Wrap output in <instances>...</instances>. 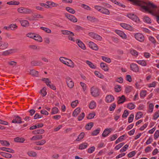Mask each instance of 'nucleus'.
Returning a JSON list of instances; mask_svg holds the SVG:
<instances>
[{
    "instance_id": "63",
    "label": "nucleus",
    "mask_w": 159,
    "mask_h": 159,
    "mask_svg": "<svg viewBox=\"0 0 159 159\" xmlns=\"http://www.w3.org/2000/svg\"><path fill=\"white\" fill-rule=\"evenodd\" d=\"M125 143H121L117 145L114 148L116 150H119L120 148L123 146Z\"/></svg>"
},
{
    "instance_id": "23",
    "label": "nucleus",
    "mask_w": 159,
    "mask_h": 159,
    "mask_svg": "<svg viewBox=\"0 0 159 159\" xmlns=\"http://www.w3.org/2000/svg\"><path fill=\"white\" fill-rule=\"evenodd\" d=\"M36 41L39 42H42L43 41L42 37L39 34H35V36L33 39Z\"/></svg>"
},
{
    "instance_id": "7",
    "label": "nucleus",
    "mask_w": 159,
    "mask_h": 159,
    "mask_svg": "<svg viewBox=\"0 0 159 159\" xmlns=\"http://www.w3.org/2000/svg\"><path fill=\"white\" fill-rule=\"evenodd\" d=\"M127 16L129 18L137 23H139V22L140 21L139 18L136 15L134 14L129 13L128 14Z\"/></svg>"
},
{
    "instance_id": "31",
    "label": "nucleus",
    "mask_w": 159,
    "mask_h": 159,
    "mask_svg": "<svg viewBox=\"0 0 159 159\" xmlns=\"http://www.w3.org/2000/svg\"><path fill=\"white\" fill-rule=\"evenodd\" d=\"M136 61L138 64L143 66H146L147 65L146 61L145 60Z\"/></svg>"
},
{
    "instance_id": "43",
    "label": "nucleus",
    "mask_w": 159,
    "mask_h": 159,
    "mask_svg": "<svg viewBox=\"0 0 159 159\" xmlns=\"http://www.w3.org/2000/svg\"><path fill=\"white\" fill-rule=\"evenodd\" d=\"M147 91L145 90H142L140 94V96L142 98H143L147 95Z\"/></svg>"
},
{
    "instance_id": "10",
    "label": "nucleus",
    "mask_w": 159,
    "mask_h": 159,
    "mask_svg": "<svg viewBox=\"0 0 159 159\" xmlns=\"http://www.w3.org/2000/svg\"><path fill=\"white\" fill-rule=\"evenodd\" d=\"M8 46V43L6 42L2 41H0V49L1 50H4L7 48Z\"/></svg>"
},
{
    "instance_id": "52",
    "label": "nucleus",
    "mask_w": 159,
    "mask_h": 159,
    "mask_svg": "<svg viewBox=\"0 0 159 159\" xmlns=\"http://www.w3.org/2000/svg\"><path fill=\"white\" fill-rule=\"evenodd\" d=\"M40 28L48 33L49 34L51 33V30L50 29L44 27H40Z\"/></svg>"
},
{
    "instance_id": "26",
    "label": "nucleus",
    "mask_w": 159,
    "mask_h": 159,
    "mask_svg": "<svg viewBox=\"0 0 159 159\" xmlns=\"http://www.w3.org/2000/svg\"><path fill=\"white\" fill-rule=\"evenodd\" d=\"M88 144L87 143L84 142L80 144L79 146V149L80 150L84 149L86 148L88 146Z\"/></svg>"
},
{
    "instance_id": "2",
    "label": "nucleus",
    "mask_w": 159,
    "mask_h": 159,
    "mask_svg": "<svg viewBox=\"0 0 159 159\" xmlns=\"http://www.w3.org/2000/svg\"><path fill=\"white\" fill-rule=\"evenodd\" d=\"M88 34L89 36L96 40L101 41L102 39V38L100 35L94 32H89Z\"/></svg>"
},
{
    "instance_id": "58",
    "label": "nucleus",
    "mask_w": 159,
    "mask_h": 159,
    "mask_svg": "<svg viewBox=\"0 0 159 159\" xmlns=\"http://www.w3.org/2000/svg\"><path fill=\"white\" fill-rule=\"evenodd\" d=\"M100 131V129L99 128H97V129L95 130L92 133V135L93 136L96 135L99 133Z\"/></svg>"
},
{
    "instance_id": "47",
    "label": "nucleus",
    "mask_w": 159,
    "mask_h": 159,
    "mask_svg": "<svg viewBox=\"0 0 159 159\" xmlns=\"http://www.w3.org/2000/svg\"><path fill=\"white\" fill-rule=\"evenodd\" d=\"M66 9L68 12L72 14H74L75 12L74 10L70 7H66Z\"/></svg>"
},
{
    "instance_id": "14",
    "label": "nucleus",
    "mask_w": 159,
    "mask_h": 159,
    "mask_svg": "<svg viewBox=\"0 0 159 159\" xmlns=\"http://www.w3.org/2000/svg\"><path fill=\"white\" fill-rule=\"evenodd\" d=\"M115 32L117 34L124 39H126L127 38L126 35L123 31L118 30H115Z\"/></svg>"
},
{
    "instance_id": "50",
    "label": "nucleus",
    "mask_w": 159,
    "mask_h": 159,
    "mask_svg": "<svg viewBox=\"0 0 159 159\" xmlns=\"http://www.w3.org/2000/svg\"><path fill=\"white\" fill-rule=\"evenodd\" d=\"M159 117V110L156 112L153 115V119L156 120Z\"/></svg>"
},
{
    "instance_id": "38",
    "label": "nucleus",
    "mask_w": 159,
    "mask_h": 159,
    "mask_svg": "<svg viewBox=\"0 0 159 159\" xmlns=\"http://www.w3.org/2000/svg\"><path fill=\"white\" fill-rule=\"evenodd\" d=\"M58 108L56 107H54L52 109L51 114L52 115L56 114L58 113Z\"/></svg>"
},
{
    "instance_id": "9",
    "label": "nucleus",
    "mask_w": 159,
    "mask_h": 159,
    "mask_svg": "<svg viewBox=\"0 0 159 159\" xmlns=\"http://www.w3.org/2000/svg\"><path fill=\"white\" fill-rule=\"evenodd\" d=\"M65 16L68 19L74 22H76L77 21L76 18L72 15L66 13L65 14Z\"/></svg>"
},
{
    "instance_id": "61",
    "label": "nucleus",
    "mask_w": 159,
    "mask_h": 159,
    "mask_svg": "<svg viewBox=\"0 0 159 159\" xmlns=\"http://www.w3.org/2000/svg\"><path fill=\"white\" fill-rule=\"evenodd\" d=\"M129 147V145L127 144L125 145L122 148H121L120 151V152H123L126 151V149Z\"/></svg>"
},
{
    "instance_id": "40",
    "label": "nucleus",
    "mask_w": 159,
    "mask_h": 159,
    "mask_svg": "<svg viewBox=\"0 0 159 159\" xmlns=\"http://www.w3.org/2000/svg\"><path fill=\"white\" fill-rule=\"evenodd\" d=\"M20 2L16 1H11L7 2V4L9 5H18Z\"/></svg>"
},
{
    "instance_id": "51",
    "label": "nucleus",
    "mask_w": 159,
    "mask_h": 159,
    "mask_svg": "<svg viewBox=\"0 0 159 159\" xmlns=\"http://www.w3.org/2000/svg\"><path fill=\"white\" fill-rule=\"evenodd\" d=\"M115 91L116 92H120L121 90V87L119 85H116L114 87Z\"/></svg>"
},
{
    "instance_id": "54",
    "label": "nucleus",
    "mask_w": 159,
    "mask_h": 159,
    "mask_svg": "<svg viewBox=\"0 0 159 159\" xmlns=\"http://www.w3.org/2000/svg\"><path fill=\"white\" fill-rule=\"evenodd\" d=\"M42 80L43 81H44L47 86L49 85V84L51 83V81L48 78H43L42 79Z\"/></svg>"
},
{
    "instance_id": "17",
    "label": "nucleus",
    "mask_w": 159,
    "mask_h": 159,
    "mask_svg": "<svg viewBox=\"0 0 159 159\" xmlns=\"http://www.w3.org/2000/svg\"><path fill=\"white\" fill-rule=\"evenodd\" d=\"M12 123L20 124L22 123L21 118L18 116H15L14 119L12 121Z\"/></svg>"
},
{
    "instance_id": "28",
    "label": "nucleus",
    "mask_w": 159,
    "mask_h": 159,
    "mask_svg": "<svg viewBox=\"0 0 159 159\" xmlns=\"http://www.w3.org/2000/svg\"><path fill=\"white\" fill-rule=\"evenodd\" d=\"M80 112V107H78L75 109L73 111V115L74 117H76Z\"/></svg>"
},
{
    "instance_id": "57",
    "label": "nucleus",
    "mask_w": 159,
    "mask_h": 159,
    "mask_svg": "<svg viewBox=\"0 0 159 159\" xmlns=\"http://www.w3.org/2000/svg\"><path fill=\"white\" fill-rule=\"evenodd\" d=\"M153 104L152 103L150 104L148 107V112L150 113H152L153 111Z\"/></svg>"
},
{
    "instance_id": "15",
    "label": "nucleus",
    "mask_w": 159,
    "mask_h": 159,
    "mask_svg": "<svg viewBox=\"0 0 159 159\" xmlns=\"http://www.w3.org/2000/svg\"><path fill=\"white\" fill-rule=\"evenodd\" d=\"M112 130L111 128H107L105 129L102 134V136L103 137H105L107 136L108 134L111 133Z\"/></svg>"
},
{
    "instance_id": "44",
    "label": "nucleus",
    "mask_w": 159,
    "mask_h": 159,
    "mask_svg": "<svg viewBox=\"0 0 159 159\" xmlns=\"http://www.w3.org/2000/svg\"><path fill=\"white\" fill-rule=\"evenodd\" d=\"M84 136V132L81 133L78 136V138L76 139V140L77 141H79L83 139Z\"/></svg>"
},
{
    "instance_id": "12",
    "label": "nucleus",
    "mask_w": 159,
    "mask_h": 159,
    "mask_svg": "<svg viewBox=\"0 0 159 159\" xmlns=\"http://www.w3.org/2000/svg\"><path fill=\"white\" fill-rule=\"evenodd\" d=\"M120 25L122 27L126 30L130 31H132L133 30V28L132 26L126 24L124 23H121L120 24Z\"/></svg>"
},
{
    "instance_id": "27",
    "label": "nucleus",
    "mask_w": 159,
    "mask_h": 159,
    "mask_svg": "<svg viewBox=\"0 0 159 159\" xmlns=\"http://www.w3.org/2000/svg\"><path fill=\"white\" fill-rule=\"evenodd\" d=\"M14 140L15 142L23 143L25 141L24 138L17 137L14 139Z\"/></svg>"
},
{
    "instance_id": "3",
    "label": "nucleus",
    "mask_w": 159,
    "mask_h": 159,
    "mask_svg": "<svg viewBox=\"0 0 159 159\" xmlns=\"http://www.w3.org/2000/svg\"><path fill=\"white\" fill-rule=\"evenodd\" d=\"M90 92L91 95L93 97H96L99 95L98 89L94 86L92 87L90 89Z\"/></svg>"
},
{
    "instance_id": "18",
    "label": "nucleus",
    "mask_w": 159,
    "mask_h": 159,
    "mask_svg": "<svg viewBox=\"0 0 159 159\" xmlns=\"http://www.w3.org/2000/svg\"><path fill=\"white\" fill-rule=\"evenodd\" d=\"M76 42L79 47L81 49L83 50H85L86 49V48L85 46V45L80 40L78 39L77 40H76Z\"/></svg>"
},
{
    "instance_id": "32",
    "label": "nucleus",
    "mask_w": 159,
    "mask_h": 159,
    "mask_svg": "<svg viewBox=\"0 0 159 159\" xmlns=\"http://www.w3.org/2000/svg\"><path fill=\"white\" fill-rule=\"evenodd\" d=\"M87 18L88 20L91 22H94L97 20V19L93 16H87Z\"/></svg>"
},
{
    "instance_id": "48",
    "label": "nucleus",
    "mask_w": 159,
    "mask_h": 159,
    "mask_svg": "<svg viewBox=\"0 0 159 159\" xmlns=\"http://www.w3.org/2000/svg\"><path fill=\"white\" fill-rule=\"evenodd\" d=\"M102 58L103 61L107 63H110L111 62V60L110 58L102 56Z\"/></svg>"
},
{
    "instance_id": "4",
    "label": "nucleus",
    "mask_w": 159,
    "mask_h": 159,
    "mask_svg": "<svg viewBox=\"0 0 159 159\" xmlns=\"http://www.w3.org/2000/svg\"><path fill=\"white\" fill-rule=\"evenodd\" d=\"M65 79L68 87L70 89L73 88L74 86V82L71 78L68 76H67L66 77Z\"/></svg>"
},
{
    "instance_id": "30",
    "label": "nucleus",
    "mask_w": 159,
    "mask_h": 159,
    "mask_svg": "<svg viewBox=\"0 0 159 159\" xmlns=\"http://www.w3.org/2000/svg\"><path fill=\"white\" fill-rule=\"evenodd\" d=\"M86 63L91 68L94 69L96 68V66L91 61L87 60L86 61Z\"/></svg>"
},
{
    "instance_id": "39",
    "label": "nucleus",
    "mask_w": 159,
    "mask_h": 159,
    "mask_svg": "<svg viewBox=\"0 0 159 159\" xmlns=\"http://www.w3.org/2000/svg\"><path fill=\"white\" fill-rule=\"evenodd\" d=\"M143 20L145 22L148 24H150L151 23V21L150 19L147 16H144L143 18Z\"/></svg>"
},
{
    "instance_id": "29",
    "label": "nucleus",
    "mask_w": 159,
    "mask_h": 159,
    "mask_svg": "<svg viewBox=\"0 0 159 159\" xmlns=\"http://www.w3.org/2000/svg\"><path fill=\"white\" fill-rule=\"evenodd\" d=\"M101 12L103 14L108 15L110 13V11L105 8L102 7Z\"/></svg>"
},
{
    "instance_id": "42",
    "label": "nucleus",
    "mask_w": 159,
    "mask_h": 159,
    "mask_svg": "<svg viewBox=\"0 0 159 159\" xmlns=\"http://www.w3.org/2000/svg\"><path fill=\"white\" fill-rule=\"evenodd\" d=\"M61 32L62 34L64 35H69L70 34H71V35H73V33L68 30H62Z\"/></svg>"
},
{
    "instance_id": "34",
    "label": "nucleus",
    "mask_w": 159,
    "mask_h": 159,
    "mask_svg": "<svg viewBox=\"0 0 159 159\" xmlns=\"http://www.w3.org/2000/svg\"><path fill=\"white\" fill-rule=\"evenodd\" d=\"M125 100V97L124 95H122L121 97H119V99L118 101V104L123 103Z\"/></svg>"
},
{
    "instance_id": "62",
    "label": "nucleus",
    "mask_w": 159,
    "mask_h": 159,
    "mask_svg": "<svg viewBox=\"0 0 159 159\" xmlns=\"http://www.w3.org/2000/svg\"><path fill=\"white\" fill-rule=\"evenodd\" d=\"M134 115L133 114H131L130 115L128 119V122L129 123L132 122L134 119Z\"/></svg>"
},
{
    "instance_id": "36",
    "label": "nucleus",
    "mask_w": 159,
    "mask_h": 159,
    "mask_svg": "<svg viewBox=\"0 0 159 159\" xmlns=\"http://www.w3.org/2000/svg\"><path fill=\"white\" fill-rule=\"evenodd\" d=\"M33 20H37V19H42L44 18L43 16L39 14H35L33 16Z\"/></svg>"
},
{
    "instance_id": "21",
    "label": "nucleus",
    "mask_w": 159,
    "mask_h": 159,
    "mask_svg": "<svg viewBox=\"0 0 159 159\" xmlns=\"http://www.w3.org/2000/svg\"><path fill=\"white\" fill-rule=\"evenodd\" d=\"M68 61H66L65 64L70 67L73 68L74 67V64L73 62L70 59L68 58L67 60Z\"/></svg>"
},
{
    "instance_id": "16",
    "label": "nucleus",
    "mask_w": 159,
    "mask_h": 159,
    "mask_svg": "<svg viewBox=\"0 0 159 159\" xmlns=\"http://www.w3.org/2000/svg\"><path fill=\"white\" fill-rule=\"evenodd\" d=\"M114 99V97L111 95H107L106 97L105 101L107 103H111L112 102Z\"/></svg>"
},
{
    "instance_id": "49",
    "label": "nucleus",
    "mask_w": 159,
    "mask_h": 159,
    "mask_svg": "<svg viewBox=\"0 0 159 159\" xmlns=\"http://www.w3.org/2000/svg\"><path fill=\"white\" fill-rule=\"evenodd\" d=\"M46 3L49 6L50 5L53 7H57L58 6V4L50 1H47Z\"/></svg>"
},
{
    "instance_id": "56",
    "label": "nucleus",
    "mask_w": 159,
    "mask_h": 159,
    "mask_svg": "<svg viewBox=\"0 0 159 159\" xmlns=\"http://www.w3.org/2000/svg\"><path fill=\"white\" fill-rule=\"evenodd\" d=\"M10 29L14 30L17 28V26L16 24H11L9 25Z\"/></svg>"
},
{
    "instance_id": "45",
    "label": "nucleus",
    "mask_w": 159,
    "mask_h": 159,
    "mask_svg": "<svg viewBox=\"0 0 159 159\" xmlns=\"http://www.w3.org/2000/svg\"><path fill=\"white\" fill-rule=\"evenodd\" d=\"M28 155L30 157H35L37 154L35 152L32 151H29L27 152Z\"/></svg>"
},
{
    "instance_id": "8",
    "label": "nucleus",
    "mask_w": 159,
    "mask_h": 159,
    "mask_svg": "<svg viewBox=\"0 0 159 159\" xmlns=\"http://www.w3.org/2000/svg\"><path fill=\"white\" fill-rule=\"evenodd\" d=\"M88 44L89 47L91 49L97 51L98 49V47L97 45L93 42L90 41L88 42Z\"/></svg>"
},
{
    "instance_id": "1",
    "label": "nucleus",
    "mask_w": 159,
    "mask_h": 159,
    "mask_svg": "<svg viewBox=\"0 0 159 159\" xmlns=\"http://www.w3.org/2000/svg\"><path fill=\"white\" fill-rule=\"evenodd\" d=\"M17 11L20 13L25 14H30L32 12L31 10L23 7L18 8Z\"/></svg>"
},
{
    "instance_id": "46",
    "label": "nucleus",
    "mask_w": 159,
    "mask_h": 159,
    "mask_svg": "<svg viewBox=\"0 0 159 159\" xmlns=\"http://www.w3.org/2000/svg\"><path fill=\"white\" fill-rule=\"evenodd\" d=\"M30 73L34 76H37L38 75V72L34 70H30Z\"/></svg>"
},
{
    "instance_id": "55",
    "label": "nucleus",
    "mask_w": 159,
    "mask_h": 159,
    "mask_svg": "<svg viewBox=\"0 0 159 159\" xmlns=\"http://www.w3.org/2000/svg\"><path fill=\"white\" fill-rule=\"evenodd\" d=\"M46 141L43 139L41 141H38L35 142V144L38 145H42L46 143Z\"/></svg>"
},
{
    "instance_id": "19",
    "label": "nucleus",
    "mask_w": 159,
    "mask_h": 159,
    "mask_svg": "<svg viewBox=\"0 0 159 159\" xmlns=\"http://www.w3.org/2000/svg\"><path fill=\"white\" fill-rule=\"evenodd\" d=\"M100 66L101 68L105 71H108L109 70V68L107 65L106 63L104 62H101L100 63Z\"/></svg>"
},
{
    "instance_id": "22",
    "label": "nucleus",
    "mask_w": 159,
    "mask_h": 159,
    "mask_svg": "<svg viewBox=\"0 0 159 159\" xmlns=\"http://www.w3.org/2000/svg\"><path fill=\"white\" fill-rule=\"evenodd\" d=\"M0 154L4 157L7 158H10L12 157V155L11 154L3 152H0Z\"/></svg>"
},
{
    "instance_id": "20",
    "label": "nucleus",
    "mask_w": 159,
    "mask_h": 159,
    "mask_svg": "<svg viewBox=\"0 0 159 159\" xmlns=\"http://www.w3.org/2000/svg\"><path fill=\"white\" fill-rule=\"evenodd\" d=\"M31 64L34 66H39L42 65L43 63L40 61H33L31 62Z\"/></svg>"
},
{
    "instance_id": "24",
    "label": "nucleus",
    "mask_w": 159,
    "mask_h": 159,
    "mask_svg": "<svg viewBox=\"0 0 159 159\" xmlns=\"http://www.w3.org/2000/svg\"><path fill=\"white\" fill-rule=\"evenodd\" d=\"M96 107V103L94 101H92L89 104V107L90 109H94Z\"/></svg>"
},
{
    "instance_id": "33",
    "label": "nucleus",
    "mask_w": 159,
    "mask_h": 159,
    "mask_svg": "<svg viewBox=\"0 0 159 159\" xmlns=\"http://www.w3.org/2000/svg\"><path fill=\"white\" fill-rule=\"evenodd\" d=\"M0 143L2 146L6 147H8L10 145L9 142L6 140H0Z\"/></svg>"
},
{
    "instance_id": "35",
    "label": "nucleus",
    "mask_w": 159,
    "mask_h": 159,
    "mask_svg": "<svg viewBox=\"0 0 159 159\" xmlns=\"http://www.w3.org/2000/svg\"><path fill=\"white\" fill-rule=\"evenodd\" d=\"M94 73L95 75L101 79L104 78V75H103L102 74L99 72L97 71H95Z\"/></svg>"
},
{
    "instance_id": "6",
    "label": "nucleus",
    "mask_w": 159,
    "mask_h": 159,
    "mask_svg": "<svg viewBox=\"0 0 159 159\" xmlns=\"http://www.w3.org/2000/svg\"><path fill=\"white\" fill-rule=\"evenodd\" d=\"M134 37L136 39L140 42H143L144 41V37L141 34L137 33L135 34Z\"/></svg>"
},
{
    "instance_id": "25",
    "label": "nucleus",
    "mask_w": 159,
    "mask_h": 159,
    "mask_svg": "<svg viewBox=\"0 0 159 159\" xmlns=\"http://www.w3.org/2000/svg\"><path fill=\"white\" fill-rule=\"evenodd\" d=\"M43 138L42 135H36L33 136L30 139V140H40L42 139Z\"/></svg>"
},
{
    "instance_id": "37",
    "label": "nucleus",
    "mask_w": 159,
    "mask_h": 159,
    "mask_svg": "<svg viewBox=\"0 0 159 159\" xmlns=\"http://www.w3.org/2000/svg\"><path fill=\"white\" fill-rule=\"evenodd\" d=\"M93 122H90L87 124L85 126V129L88 130L90 129L93 126Z\"/></svg>"
},
{
    "instance_id": "64",
    "label": "nucleus",
    "mask_w": 159,
    "mask_h": 159,
    "mask_svg": "<svg viewBox=\"0 0 159 159\" xmlns=\"http://www.w3.org/2000/svg\"><path fill=\"white\" fill-rule=\"evenodd\" d=\"M142 114L141 112H139L137 113L135 116V118L136 120H138L140 119L142 117Z\"/></svg>"
},
{
    "instance_id": "60",
    "label": "nucleus",
    "mask_w": 159,
    "mask_h": 159,
    "mask_svg": "<svg viewBox=\"0 0 159 159\" xmlns=\"http://www.w3.org/2000/svg\"><path fill=\"white\" fill-rule=\"evenodd\" d=\"M35 34L33 33H29L26 34V36L28 37L33 39L35 36Z\"/></svg>"
},
{
    "instance_id": "53",
    "label": "nucleus",
    "mask_w": 159,
    "mask_h": 159,
    "mask_svg": "<svg viewBox=\"0 0 159 159\" xmlns=\"http://www.w3.org/2000/svg\"><path fill=\"white\" fill-rule=\"evenodd\" d=\"M95 116V113L94 112L89 113L87 116V118L89 119H91L94 118Z\"/></svg>"
},
{
    "instance_id": "11",
    "label": "nucleus",
    "mask_w": 159,
    "mask_h": 159,
    "mask_svg": "<svg viewBox=\"0 0 159 159\" xmlns=\"http://www.w3.org/2000/svg\"><path fill=\"white\" fill-rule=\"evenodd\" d=\"M131 70L134 72H138L139 70V68L138 66L136 64L132 63L130 64Z\"/></svg>"
},
{
    "instance_id": "41",
    "label": "nucleus",
    "mask_w": 159,
    "mask_h": 159,
    "mask_svg": "<svg viewBox=\"0 0 159 159\" xmlns=\"http://www.w3.org/2000/svg\"><path fill=\"white\" fill-rule=\"evenodd\" d=\"M133 89V87L131 86H128L126 87L125 91L126 93H128L130 92Z\"/></svg>"
},
{
    "instance_id": "13",
    "label": "nucleus",
    "mask_w": 159,
    "mask_h": 159,
    "mask_svg": "<svg viewBox=\"0 0 159 159\" xmlns=\"http://www.w3.org/2000/svg\"><path fill=\"white\" fill-rule=\"evenodd\" d=\"M21 25L24 27H26L29 26L30 25V23L29 21L25 20H19Z\"/></svg>"
},
{
    "instance_id": "59",
    "label": "nucleus",
    "mask_w": 159,
    "mask_h": 159,
    "mask_svg": "<svg viewBox=\"0 0 159 159\" xmlns=\"http://www.w3.org/2000/svg\"><path fill=\"white\" fill-rule=\"evenodd\" d=\"M130 53L133 55L134 56H137L138 55V52L136 50L134 49H130Z\"/></svg>"
},
{
    "instance_id": "5",
    "label": "nucleus",
    "mask_w": 159,
    "mask_h": 159,
    "mask_svg": "<svg viewBox=\"0 0 159 159\" xmlns=\"http://www.w3.org/2000/svg\"><path fill=\"white\" fill-rule=\"evenodd\" d=\"M18 50L16 49H10L2 52V55L4 56H8L16 52Z\"/></svg>"
}]
</instances>
